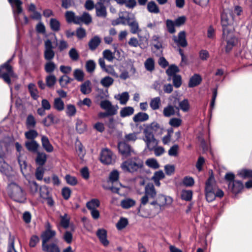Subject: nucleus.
I'll return each mask as SVG.
<instances>
[{
    "mask_svg": "<svg viewBox=\"0 0 252 252\" xmlns=\"http://www.w3.org/2000/svg\"><path fill=\"white\" fill-rule=\"evenodd\" d=\"M96 15L97 17L105 18L107 16L106 8L101 2H97L95 4Z\"/></svg>",
    "mask_w": 252,
    "mask_h": 252,
    "instance_id": "nucleus-12",
    "label": "nucleus"
},
{
    "mask_svg": "<svg viewBox=\"0 0 252 252\" xmlns=\"http://www.w3.org/2000/svg\"><path fill=\"white\" fill-rule=\"evenodd\" d=\"M133 16V15L126 11L122 12L119 14V17L121 20H125L126 24H128V19H131Z\"/></svg>",
    "mask_w": 252,
    "mask_h": 252,
    "instance_id": "nucleus-58",
    "label": "nucleus"
},
{
    "mask_svg": "<svg viewBox=\"0 0 252 252\" xmlns=\"http://www.w3.org/2000/svg\"><path fill=\"white\" fill-rule=\"evenodd\" d=\"M228 189L235 195L240 193L244 188L242 181L236 180L234 182L227 185Z\"/></svg>",
    "mask_w": 252,
    "mask_h": 252,
    "instance_id": "nucleus-8",
    "label": "nucleus"
},
{
    "mask_svg": "<svg viewBox=\"0 0 252 252\" xmlns=\"http://www.w3.org/2000/svg\"><path fill=\"white\" fill-rule=\"evenodd\" d=\"M103 58L109 62H112L115 58L114 54L108 49L103 52Z\"/></svg>",
    "mask_w": 252,
    "mask_h": 252,
    "instance_id": "nucleus-52",
    "label": "nucleus"
},
{
    "mask_svg": "<svg viewBox=\"0 0 252 252\" xmlns=\"http://www.w3.org/2000/svg\"><path fill=\"white\" fill-rule=\"evenodd\" d=\"M237 175L243 179L252 178V169L243 168L238 171Z\"/></svg>",
    "mask_w": 252,
    "mask_h": 252,
    "instance_id": "nucleus-27",
    "label": "nucleus"
},
{
    "mask_svg": "<svg viewBox=\"0 0 252 252\" xmlns=\"http://www.w3.org/2000/svg\"><path fill=\"white\" fill-rule=\"evenodd\" d=\"M169 105L172 106L177 111V115L180 116L179 103L180 102L179 97L174 95H171L169 98Z\"/></svg>",
    "mask_w": 252,
    "mask_h": 252,
    "instance_id": "nucleus-24",
    "label": "nucleus"
},
{
    "mask_svg": "<svg viewBox=\"0 0 252 252\" xmlns=\"http://www.w3.org/2000/svg\"><path fill=\"white\" fill-rule=\"evenodd\" d=\"M96 235L103 246L106 247L109 245V242L107 239V231L105 229H98L96 232Z\"/></svg>",
    "mask_w": 252,
    "mask_h": 252,
    "instance_id": "nucleus-15",
    "label": "nucleus"
},
{
    "mask_svg": "<svg viewBox=\"0 0 252 252\" xmlns=\"http://www.w3.org/2000/svg\"><path fill=\"white\" fill-rule=\"evenodd\" d=\"M28 89L32 97L34 99H36L38 96L37 90L35 88V85L31 83L28 86Z\"/></svg>",
    "mask_w": 252,
    "mask_h": 252,
    "instance_id": "nucleus-62",
    "label": "nucleus"
},
{
    "mask_svg": "<svg viewBox=\"0 0 252 252\" xmlns=\"http://www.w3.org/2000/svg\"><path fill=\"white\" fill-rule=\"evenodd\" d=\"M73 81V78L69 77L67 75H63L59 79V83L62 87H65L68 84Z\"/></svg>",
    "mask_w": 252,
    "mask_h": 252,
    "instance_id": "nucleus-39",
    "label": "nucleus"
},
{
    "mask_svg": "<svg viewBox=\"0 0 252 252\" xmlns=\"http://www.w3.org/2000/svg\"><path fill=\"white\" fill-rule=\"evenodd\" d=\"M25 147L27 150L32 153L38 152L39 148V144L35 140H29L25 142Z\"/></svg>",
    "mask_w": 252,
    "mask_h": 252,
    "instance_id": "nucleus-18",
    "label": "nucleus"
},
{
    "mask_svg": "<svg viewBox=\"0 0 252 252\" xmlns=\"http://www.w3.org/2000/svg\"><path fill=\"white\" fill-rule=\"evenodd\" d=\"M158 130V123L154 122L150 125H147L144 129V132L146 137L152 138L154 133Z\"/></svg>",
    "mask_w": 252,
    "mask_h": 252,
    "instance_id": "nucleus-10",
    "label": "nucleus"
},
{
    "mask_svg": "<svg viewBox=\"0 0 252 252\" xmlns=\"http://www.w3.org/2000/svg\"><path fill=\"white\" fill-rule=\"evenodd\" d=\"M166 27L168 32L171 34L174 33L176 32L175 25L173 20L168 19L165 21Z\"/></svg>",
    "mask_w": 252,
    "mask_h": 252,
    "instance_id": "nucleus-31",
    "label": "nucleus"
},
{
    "mask_svg": "<svg viewBox=\"0 0 252 252\" xmlns=\"http://www.w3.org/2000/svg\"><path fill=\"white\" fill-rule=\"evenodd\" d=\"M186 20V17L183 15L178 17L174 20V22L177 27H180L185 24Z\"/></svg>",
    "mask_w": 252,
    "mask_h": 252,
    "instance_id": "nucleus-57",
    "label": "nucleus"
},
{
    "mask_svg": "<svg viewBox=\"0 0 252 252\" xmlns=\"http://www.w3.org/2000/svg\"><path fill=\"white\" fill-rule=\"evenodd\" d=\"M115 156L112 152L107 148L102 149L100 155V161L106 165L113 164L115 162Z\"/></svg>",
    "mask_w": 252,
    "mask_h": 252,
    "instance_id": "nucleus-5",
    "label": "nucleus"
},
{
    "mask_svg": "<svg viewBox=\"0 0 252 252\" xmlns=\"http://www.w3.org/2000/svg\"><path fill=\"white\" fill-rule=\"evenodd\" d=\"M148 119L149 116L147 114L143 112H139L133 117V120L135 123H137L145 121Z\"/></svg>",
    "mask_w": 252,
    "mask_h": 252,
    "instance_id": "nucleus-30",
    "label": "nucleus"
},
{
    "mask_svg": "<svg viewBox=\"0 0 252 252\" xmlns=\"http://www.w3.org/2000/svg\"><path fill=\"white\" fill-rule=\"evenodd\" d=\"M36 120L32 115H29L27 118L26 125L28 128H34L36 125Z\"/></svg>",
    "mask_w": 252,
    "mask_h": 252,
    "instance_id": "nucleus-38",
    "label": "nucleus"
},
{
    "mask_svg": "<svg viewBox=\"0 0 252 252\" xmlns=\"http://www.w3.org/2000/svg\"><path fill=\"white\" fill-rule=\"evenodd\" d=\"M42 249L44 252H61L58 239L54 240L53 242L49 244L42 246Z\"/></svg>",
    "mask_w": 252,
    "mask_h": 252,
    "instance_id": "nucleus-9",
    "label": "nucleus"
},
{
    "mask_svg": "<svg viewBox=\"0 0 252 252\" xmlns=\"http://www.w3.org/2000/svg\"><path fill=\"white\" fill-rule=\"evenodd\" d=\"M128 25L130 29V32L132 33H137L141 31L138 22L133 16L131 19H128Z\"/></svg>",
    "mask_w": 252,
    "mask_h": 252,
    "instance_id": "nucleus-19",
    "label": "nucleus"
},
{
    "mask_svg": "<svg viewBox=\"0 0 252 252\" xmlns=\"http://www.w3.org/2000/svg\"><path fill=\"white\" fill-rule=\"evenodd\" d=\"M42 146L44 149L48 153L52 152L53 150V147L51 144L48 138L46 136H42L41 137Z\"/></svg>",
    "mask_w": 252,
    "mask_h": 252,
    "instance_id": "nucleus-20",
    "label": "nucleus"
},
{
    "mask_svg": "<svg viewBox=\"0 0 252 252\" xmlns=\"http://www.w3.org/2000/svg\"><path fill=\"white\" fill-rule=\"evenodd\" d=\"M209 177L205 182V189L214 188L213 184L215 182V179L213 171L210 170L209 171Z\"/></svg>",
    "mask_w": 252,
    "mask_h": 252,
    "instance_id": "nucleus-37",
    "label": "nucleus"
},
{
    "mask_svg": "<svg viewBox=\"0 0 252 252\" xmlns=\"http://www.w3.org/2000/svg\"><path fill=\"white\" fill-rule=\"evenodd\" d=\"M182 122L180 118H172L170 120L169 124L173 127H177L181 125Z\"/></svg>",
    "mask_w": 252,
    "mask_h": 252,
    "instance_id": "nucleus-61",
    "label": "nucleus"
},
{
    "mask_svg": "<svg viewBox=\"0 0 252 252\" xmlns=\"http://www.w3.org/2000/svg\"><path fill=\"white\" fill-rule=\"evenodd\" d=\"M55 118V116L51 113L43 120L42 123L45 126H49L54 123Z\"/></svg>",
    "mask_w": 252,
    "mask_h": 252,
    "instance_id": "nucleus-43",
    "label": "nucleus"
},
{
    "mask_svg": "<svg viewBox=\"0 0 252 252\" xmlns=\"http://www.w3.org/2000/svg\"><path fill=\"white\" fill-rule=\"evenodd\" d=\"M76 113V109L74 105L68 104L66 105V113L68 116H73L75 115Z\"/></svg>",
    "mask_w": 252,
    "mask_h": 252,
    "instance_id": "nucleus-56",
    "label": "nucleus"
},
{
    "mask_svg": "<svg viewBox=\"0 0 252 252\" xmlns=\"http://www.w3.org/2000/svg\"><path fill=\"white\" fill-rule=\"evenodd\" d=\"M56 232L55 231H44L41 235L42 239V246L49 244L50 240L54 238L56 236Z\"/></svg>",
    "mask_w": 252,
    "mask_h": 252,
    "instance_id": "nucleus-11",
    "label": "nucleus"
},
{
    "mask_svg": "<svg viewBox=\"0 0 252 252\" xmlns=\"http://www.w3.org/2000/svg\"><path fill=\"white\" fill-rule=\"evenodd\" d=\"M193 191L191 190L182 189L181 193V198L186 201H190L192 198Z\"/></svg>",
    "mask_w": 252,
    "mask_h": 252,
    "instance_id": "nucleus-28",
    "label": "nucleus"
},
{
    "mask_svg": "<svg viewBox=\"0 0 252 252\" xmlns=\"http://www.w3.org/2000/svg\"><path fill=\"white\" fill-rule=\"evenodd\" d=\"M135 205V201L129 198H126L121 201V206L124 209H128Z\"/></svg>",
    "mask_w": 252,
    "mask_h": 252,
    "instance_id": "nucleus-29",
    "label": "nucleus"
},
{
    "mask_svg": "<svg viewBox=\"0 0 252 252\" xmlns=\"http://www.w3.org/2000/svg\"><path fill=\"white\" fill-rule=\"evenodd\" d=\"M231 15L230 13H228L225 10H223L220 14L221 25L222 28V36H224L229 33L227 26L229 25V17Z\"/></svg>",
    "mask_w": 252,
    "mask_h": 252,
    "instance_id": "nucleus-6",
    "label": "nucleus"
},
{
    "mask_svg": "<svg viewBox=\"0 0 252 252\" xmlns=\"http://www.w3.org/2000/svg\"><path fill=\"white\" fill-rule=\"evenodd\" d=\"M56 81L57 78L53 74L49 75L46 77V84L49 88L53 87Z\"/></svg>",
    "mask_w": 252,
    "mask_h": 252,
    "instance_id": "nucleus-45",
    "label": "nucleus"
},
{
    "mask_svg": "<svg viewBox=\"0 0 252 252\" xmlns=\"http://www.w3.org/2000/svg\"><path fill=\"white\" fill-rule=\"evenodd\" d=\"M65 16L68 22H73L75 23L76 18L74 13L72 11H67L65 12Z\"/></svg>",
    "mask_w": 252,
    "mask_h": 252,
    "instance_id": "nucleus-59",
    "label": "nucleus"
},
{
    "mask_svg": "<svg viewBox=\"0 0 252 252\" xmlns=\"http://www.w3.org/2000/svg\"><path fill=\"white\" fill-rule=\"evenodd\" d=\"M100 42L101 39L98 36H94L89 42L88 45L89 49L92 51H94L98 46Z\"/></svg>",
    "mask_w": 252,
    "mask_h": 252,
    "instance_id": "nucleus-25",
    "label": "nucleus"
},
{
    "mask_svg": "<svg viewBox=\"0 0 252 252\" xmlns=\"http://www.w3.org/2000/svg\"><path fill=\"white\" fill-rule=\"evenodd\" d=\"M90 81L88 80L80 86V91L83 94H86L91 92L92 89L90 87Z\"/></svg>",
    "mask_w": 252,
    "mask_h": 252,
    "instance_id": "nucleus-32",
    "label": "nucleus"
},
{
    "mask_svg": "<svg viewBox=\"0 0 252 252\" xmlns=\"http://www.w3.org/2000/svg\"><path fill=\"white\" fill-rule=\"evenodd\" d=\"M38 135V132L34 129H30L25 133L26 138L30 140H35Z\"/></svg>",
    "mask_w": 252,
    "mask_h": 252,
    "instance_id": "nucleus-46",
    "label": "nucleus"
},
{
    "mask_svg": "<svg viewBox=\"0 0 252 252\" xmlns=\"http://www.w3.org/2000/svg\"><path fill=\"white\" fill-rule=\"evenodd\" d=\"M53 106L57 110L61 111L64 109V102L61 98H56L54 99Z\"/></svg>",
    "mask_w": 252,
    "mask_h": 252,
    "instance_id": "nucleus-34",
    "label": "nucleus"
},
{
    "mask_svg": "<svg viewBox=\"0 0 252 252\" xmlns=\"http://www.w3.org/2000/svg\"><path fill=\"white\" fill-rule=\"evenodd\" d=\"M145 194L149 196L150 198H154L157 194L155 188L153 184H148L145 189Z\"/></svg>",
    "mask_w": 252,
    "mask_h": 252,
    "instance_id": "nucleus-23",
    "label": "nucleus"
},
{
    "mask_svg": "<svg viewBox=\"0 0 252 252\" xmlns=\"http://www.w3.org/2000/svg\"><path fill=\"white\" fill-rule=\"evenodd\" d=\"M9 196L17 202H23L26 200V192L23 189L15 183H11L8 186Z\"/></svg>",
    "mask_w": 252,
    "mask_h": 252,
    "instance_id": "nucleus-2",
    "label": "nucleus"
},
{
    "mask_svg": "<svg viewBox=\"0 0 252 252\" xmlns=\"http://www.w3.org/2000/svg\"><path fill=\"white\" fill-rule=\"evenodd\" d=\"M142 166V162L138 158L128 159L121 164V167L125 171L133 172Z\"/></svg>",
    "mask_w": 252,
    "mask_h": 252,
    "instance_id": "nucleus-3",
    "label": "nucleus"
},
{
    "mask_svg": "<svg viewBox=\"0 0 252 252\" xmlns=\"http://www.w3.org/2000/svg\"><path fill=\"white\" fill-rule=\"evenodd\" d=\"M118 147L119 152L123 158H126L135 155L132 148L125 142H120Z\"/></svg>",
    "mask_w": 252,
    "mask_h": 252,
    "instance_id": "nucleus-4",
    "label": "nucleus"
},
{
    "mask_svg": "<svg viewBox=\"0 0 252 252\" xmlns=\"http://www.w3.org/2000/svg\"><path fill=\"white\" fill-rule=\"evenodd\" d=\"M172 39L179 47L181 46L184 48L188 45V41L186 39V32L185 31L179 32L178 37L175 35H173Z\"/></svg>",
    "mask_w": 252,
    "mask_h": 252,
    "instance_id": "nucleus-7",
    "label": "nucleus"
},
{
    "mask_svg": "<svg viewBox=\"0 0 252 252\" xmlns=\"http://www.w3.org/2000/svg\"><path fill=\"white\" fill-rule=\"evenodd\" d=\"M147 139V145L148 149L150 151H154L156 156H158V141L154 137V136L152 138H149L146 137Z\"/></svg>",
    "mask_w": 252,
    "mask_h": 252,
    "instance_id": "nucleus-17",
    "label": "nucleus"
},
{
    "mask_svg": "<svg viewBox=\"0 0 252 252\" xmlns=\"http://www.w3.org/2000/svg\"><path fill=\"white\" fill-rule=\"evenodd\" d=\"M50 26L53 31L57 32L60 30L61 24L57 19L51 18L50 21Z\"/></svg>",
    "mask_w": 252,
    "mask_h": 252,
    "instance_id": "nucleus-35",
    "label": "nucleus"
},
{
    "mask_svg": "<svg viewBox=\"0 0 252 252\" xmlns=\"http://www.w3.org/2000/svg\"><path fill=\"white\" fill-rule=\"evenodd\" d=\"M179 68L177 65L175 64H172L169 66L166 70V73L168 76V79L170 80L171 77H173L176 73L179 72Z\"/></svg>",
    "mask_w": 252,
    "mask_h": 252,
    "instance_id": "nucleus-26",
    "label": "nucleus"
},
{
    "mask_svg": "<svg viewBox=\"0 0 252 252\" xmlns=\"http://www.w3.org/2000/svg\"><path fill=\"white\" fill-rule=\"evenodd\" d=\"M11 61V59L8 60L0 66V78L9 86L18 78V76L14 73L12 66L10 65Z\"/></svg>",
    "mask_w": 252,
    "mask_h": 252,
    "instance_id": "nucleus-1",
    "label": "nucleus"
},
{
    "mask_svg": "<svg viewBox=\"0 0 252 252\" xmlns=\"http://www.w3.org/2000/svg\"><path fill=\"white\" fill-rule=\"evenodd\" d=\"M11 5L13 6L14 4L15 5L16 9L15 12L17 14L21 13L23 11V9L21 6L22 2L20 0H12L11 2H9Z\"/></svg>",
    "mask_w": 252,
    "mask_h": 252,
    "instance_id": "nucleus-48",
    "label": "nucleus"
},
{
    "mask_svg": "<svg viewBox=\"0 0 252 252\" xmlns=\"http://www.w3.org/2000/svg\"><path fill=\"white\" fill-rule=\"evenodd\" d=\"M178 151L179 145L178 144H174L168 150V155L170 156L176 157L178 155Z\"/></svg>",
    "mask_w": 252,
    "mask_h": 252,
    "instance_id": "nucleus-60",
    "label": "nucleus"
},
{
    "mask_svg": "<svg viewBox=\"0 0 252 252\" xmlns=\"http://www.w3.org/2000/svg\"><path fill=\"white\" fill-rule=\"evenodd\" d=\"M147 8L150 12L158 13V6L153 1H151L148 3Z\"/></svg>",
    "mask_w": 252,
    "mask_h": 252,
    "instance_id": "nucleus-64",
    "label": "nucleus"
},
{
    "mask_svg": "<svg viewBox=\"0 0 252 252\" xmlns=\"http://www.w3.org/2000/svg\"><path fill=\"white\" fill-rule=\"evenodd\" d=\"M146 69L150 71H152L154 69L155 62L153 59L148 58L146 60L144 63Z\"/></svg>",
    "mask_w": 252,
    "mask_h": 252,
    "instance_id": "nucleus-49",
    "label": "nucleus"
},
{
    "mask_svg": "<svg viewBox=\"0 0 252 252\" xmlns=\"http://www.w3.org/2000/svg\"><path fill=\"white\" fill-rule=\"evenodd\" d=\"M56 68V65L53 62H47L45 64V70L47 73H52Z\"/></svg>",
    "mask_w": 252,
    "mask_h": 252,
    "instance_id": "nucleus-55",
    "label": "nucleus"
},
{
    "mask_svg": "<svg viewBox=\"0 0 252 252\" xmlns=\"http://www.w3.org/2000/svg\"><path fill=\"white\" fill-rule=\"evenodd\" d=\"M235 175L232 172H228L226 173L224 175V180L227 185H230L232 183L234 182L236 180Z\"/></svg>",
    "mask_w": 252,
    "mask_h": 252,
    "instance_id": "nucleus-42",
    "label": "nucleus"
},
{
    "mask_svg": "<svg viewBox=\"0 0 252 252\" xmlns=\"http://www.w3.org/2000/svg\"><path fill=\"white\" fill-rule=\"evenodd\" d=\"M177 110L172 106L168 104L163 109V115L166 117H169L174 115Z\"/></svg>",
    "mask_w": 252,
    "mask_h": 252,
    "instance_id": "nucleus-33",
    "label": "nucleus"
},
{
    "mask_svg": "<svg viewBox=\"0 0 252 252\" xmlns=\"http://www.w3.org/2000/svg\"><path fill=\"white\" fill-rule=\"evenodd\" d=\"M182 182L185 186L191 187L194 184V180L192 177L186 176L184 177Z\"/></svg>",
    "mask_w": 252,
    "mask_h": 252,
    "instance_id": "nucleus-47",
    "label": "nucleus"
},
{
    "mask_svg": "<svg viewBox=\"0 0 252 252\" xmlns=\"http://www.w3.org/2000/svg\"><path fill=\"white\" fill-rule=\"evenodd\" d=\"M202 78L199 74H194L190 78L188 83V87L190 88H194L199 85L202 82Z\"/></svg>",
    "mask_w": 252,
    "mask_h": 252,
    "instance_id": "nucleus-16",
    "label": "nucleus"
},
{
    "mask_svg": "<svg viewBox=\"0 0 252 252\" xmlns=\"http://www.w3.org/2000/svg\"><path fill=\"white\" fill-rule=\"evenodd\" d=\"M95 63L93 60H89L86 62L85 67L88 72L92 73L95 69Z\"/></svg>",
    "mask_w": 252,
    "mask_h": 252,
    "instance_id": "nucleus-53",
    "label": "nucleus"
},
{
    "mask_svg": "<svg viewBox=\"0 0 252 252\" xmlns=\"http://www.w3.org/2000/svg\"><path fill=\"white\" fill-rule=\"evenodd\" d=\"M99 205L100 202L99 200L96 199H93L86 204V207L90 210L95 209V208L99 207Z\"/></svg>",
    "mask_w": 252,
    "mask_h": 252,
    "instance_id": "nucleus-41",
    "label": "nucleus"
},
{
    "mask_svg": "<svg viewBox=\"0 0 252 252\" xmlns=\"http://www.w3.org/2000/svg\"><path fill=\"white\" fill-rule=\"evenodd\" d=\"M76 129L79 133H83L86 130V125L81 120H77L76 124Z\"/></svg>",
    "mask_w": 252,
    "mask_h": 252,
    "instance_id": "nucleus-54",
    "label": "nucleus"
},
{
    "mask_svg": "<svg viewBox=\"0 0 252 252\" xmlns=\"http://www.w3.org/2000/svg\"><path fill=\"white\" fill-rule=\"evenodd\" d=\"M134 113V109L132 107L128 106L123 108L120 111V116L122 118L131 115Z\"/></svg>",
    "mask_w": 252,
    "mask_h": 252,
    "instance_id": "nucleus-36",
    "label": "nucleus"
},
{
    "mask_svg": "<svg viewBox=\"0 0 252 252\" xmlns=\"http://www.w3.org/2000/svg\"><path fill=\"white\" fill-rule=\"evenodd\" d=\"M92 22V19L91 15L87 12H84L81 16H77L75 21V24H80L84 23L88 25Z\"/></svg>",
    "mask_w": 252,
    "mask_h": 252,
    "instance_id": "nucleus-14",
    "label": "nucleus"
},
{
    "mask_svg": "<svg viewBox=\"0 0 252 252\" xmlns=\"http://www.w3.org/2000/svg\"><path fill=\"white\" fill-rule=\"evenodd\" d=\"M37 153V157L35 158V162L39 166H42L45 164L47 160V155L45 153L43 152H38Z\"/></svg>",
    "mask_w": 252,
    "mask_h": 252,
    "instance_id": "nucleus-22",
    "label": "nucleus"
},
{
    "mask_svg": "<svg viewBox=\"0 0 252 252\" xmlns=\"http://www.w3.org/2000/svg\"><path fill=\"white\" fill-rule=\"evenodd\" d=\"M44 173V169L42 166L38 167L35 171V177L38 180H41L43 178V174Z\"/></svg>",
    "mask_w": 252,
    "mask_h": 252,
    "instance_id": "nucleus-63",
    "label": "nucleus"
},
{
    "mask_svg": "<svg viewBox=\"0 0 252 252\" xmlns=\"http://www.w3.org/2000/svg\"><path fill=\"white\" fill-rule=\"evenodd\" d=\"M114 79L109 76L104 77L101 80L100 83L105 87H109L113 83Z\"/></svg>",
    "mask_w": 252,
    "mask_h": 252,
    "instance_id": "nucleus-50",
    "label": "nucleus"
},
{
    "mask_svg": "<svg viewBox=\"0 0 252 252\" xmlns=\"http://www.w3.org/2000/svg\"><path fill=\"white\" fill-rule=\"evenodd\" d=\"M205 194L206 201L212 202L215 200V188L205 189Z\"/></svg>",
    "mask_w": 252,
    "mask_h": 252,
    "instance_id": "nucleus-21",
    "label": "nucleus"
},
{
    "mask_svg": "<svg viewBox=\"0 0 252 252\" xmlns=\"http://www.w3.org/2000/svg\"><path fill=\"white\" fill-rule=\"evenodd\" d=\"M128 224V220L126 218H121L116 224L118 230H122Z\"/></svg>",
    "mask_w": 252,
    "mask_h": 252,
    "instance_id": "nucleus-51",
    "label": "nucleus"
},
{
    "mask_svg": "<svg viewBox=\"0 0 252 252\" xmlns=\"http://www.w3.org/2000/svg\"><path fill=\"white\" fill-rule=\"evenodd\" d=\"M179 107V109H181L183 112H188L190 108L189 100L187 98H185L180 101Z\"/></svg>",
    "mask_w": 252,
    "mask_h": 252,
    "instance_id": "nucleus-40",
    "label": "nucleus"
},
{
    "mask_svg": "<svg viewBox=\"0 0 252 252\" xmlns=\"http://www.w3.org/2000/svg\"><path fill=\"white\" fill-rule=\"evenodd\" d=\"M173 202V199L169 196L164 195L161 194H158V207L161 209L164 206H168Z\"/></svg>",
    "mask_w": 252,
    "mask_h": 252,
    "instance_id": "nucleus-13",
    "label": "nucleus"
},
{
    "mask_svg": "<svg viewBox=\"0 0 252 252\" xmlns=\"http://www.w3.org/2000/svg\"><path fill=\"white\" fill-rule=\"evenodd\" d=\"M73 76L78 81L82 82L84 80V73L81 69H76L73 72Z\"/></svg>",
    "mask_w": 252,
    "mask_h": 252,
    "instance_id": "nucleus-44",
    "label": "nucleus"
}]
</instances>
